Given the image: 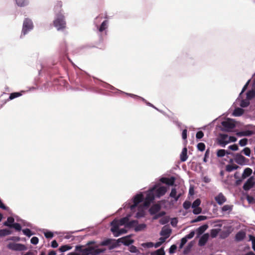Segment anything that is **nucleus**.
<instances>
[{
    "instance_id": "aec40b11",
    "label": "nucleus",
    "mask_w": 255,
    "mask_h": 255,
    "mask_svg": "<svg viewBox=\"0 0 255 255\" xmlns=\"http://www.w3.org/2000/svg\"><path fill=\"white\" fill-rule=\"evenodd\" d=\"M208 228L207 224H204L202 226H200L196 229V233L197 234V237H199Z\"/></svg>"
},
{
    "instance_id": "bf43d9fd",
    "label": "nucleus",
    "mask_w": 255,
    "mask_h": 255,
    "mask_svg": "<svg viewBox=\"0 0 255 255\" xmlns=\"http://www.w3.org/2000/svg\"><path fill=\"white\" fill-rule=\"evenodd\" d=\"M39 239L36 237H32L30 240V243L34 245H37L38 243Z\"/></svg>"
},
{
    "instance_id": "a878e982",
    "label": "nucleus",
    "mask_w": 255,
    "mask_h": 255,
    "mask_svg": "<svg viewBox=\"0 0 255 255\" xmlns=\"http://www.w3.org/2000/svg\"><path fill=\"white\" fill-rule=\"evenodd\" d=\"M252 172L253 171L251 168L249 167L245 168L242 175V179H245L250 176L252 174Z\"/></svg>"
},
{
    "instance_id": "7c9ffc66",
    "label": "nucleus",
    "mask_w": 255,
    "mask_h": 255,
    "mask_svg": "<svg viewBox=\"0 0 255 255\" xmlns=\"http://www.w3.org/2000/svg\"><path fill=\"white\" fill-rule=\"evenodd\" d=\"M150 255H165V253L163 248H161L155 251L152 252Z\"/></svg>"
},
{
    "instance_id": "09e8293b",
    "label": "nucleus",
    "mask_w": 255,
    "mask_h": 255,
    "mask_svg": "<svg viewBox=\"0 0 255 255\" xmlns=\"http://www.w3.org/2000/svg\"><path fill=\"white\" fill-rule=\"evenodd\" d=\"M116 90L118 91V92L119 93L125 94H126V95H127L128 96H130V97H131L132 98H137L140 99V98H139L140 97L138 96L137 95H134L133 94H130V93H126V92H123L122 91H121L120 90H118V89H116Z\"/></svg>"
},
{
    "instance_id": "2eb2a0df",
    "label": "nucleus",
    "mask_w": 255,
    "mask_h": 255,
    "mask_svg": "<svg viewBox=\"0 0 255 255\" xmlns=\"http://www.w3.org/2000/svg\"><path fill=\"white\" fill-rule=\"evenodd\" d=\"M175 181V178L173 176L171 177L170 178H166V177H162L160 179V181L165 183L168 185H173L174 184Z\"/></svg>"
},
{
    "instance_id": "4be33fe9",
    "label": "nucleus",
    "mask_w": 255,
    "mask_h": 255,
    "mask_svg": "<svg viewBox=\"0 0 255 255\" xmlns=\"http://www.w3.org/2000/svg\"><path fill=\"white\" fill-rule=\"evenodd\" d=\"M233 209V205H225L221 208L222 213H227L230 214Z\"/></svg>"
},
{
    "instance_id": "13d9d810",
    "label": "nucleus",
    "mask_w": 255,
    "mask_h": 255,
    "mask_svg": "<svg viewBox=\"0 0 255 255\" xmlns=\"http://www.w3.org/2000/svg\"><path fill=\"white\" fill-rule=\"evenodd\" d=\"M129 251L132 253H137L138 252V250L137 249L136 247L133 245H131L129 247Z\"/></svg>"
},
{
    "instance_id": "393cba45",
    "label": "nucleus",
    "mask_w": 255,
    "mask_h": 255,
    "mask_svg": "<svg viewBox=\"0 0 255 255\" xmlns=\"http://www.w3.org/2000/svg\"><path fill=\"white\" fill-rule=\"evenodd\" d=\"M14 222V219L12 217H8L7 220L3 222V225L4 226H6L9 228H11L13 223Z\"/></svg>"
},
{
    "instance_id": "f03ea898",
    "label": "nucleus",
    "mask_w": 255,
    "mask_h": 255,
    "mask_svg": "<svg viewBox=\"0 0 255 255\" xmlns=\"http://www.w3.org/2000/svg\"><path fill=\"white\" fill-rule=\"evenodd\" d=\"M75 251L80 253V255H98L106 251L105 249H99L97 247H88L84 248L83 246L77 245L75 247Z\"/></svg>"
},
{
    "instance_id": "9b49d317",
    "label": "nucleus",
    "mask_w": 255,
    "mask_h": 255,
    "mask_svg": "<svg viewBox=\"0 0 255 255\" xmlns=\"http://www.w3.org/2000/svg\"><path fill=\"white\" fill-rule=\"evenodd\" d=\"M111 225L112 226L111 231L112 233H113L114 235L117 234L118 233L119 226L121 225L119 223V221L118 220H114L111 223Z\"/></svg>"
},
{
    "instance_id": "49530a36",
    "label": "nucleus",
    "mask_w": 255,
    "mask_h": 255,
    "mask_svg": "<svg viewBox=\"0 0 255 255\" xmlns=\"http://www.w3.org/2000/svg\"><path fill=\"white\" fill-rule=\"evenodd\" d=\"M11 228H14L17 231H20L21 230V225L17 223H13Z\"/></svg>"
},
{
    "instance_id": "9d476101",
    "label": "nucleus",
    "mask_w": 255,
    "mask_h": 255,
    "mask_svg": "<svg viewBox=\"0 0 255 255\" xmlns=\"http://www.w3.org/2000/svg\"><path fill=\"white\" fill-rule=\"evenodd\" d=\"M254 185V177L253 176L250 177L244 184L243 189L248 191L253 187Z\"/></svg>"
},
{
    "instance_id": "ea45409f",
    "label": "nucleus",
    "mask_w": 255,
    "mask_h": 255,
    "mask_svg": "<svg viewBox=\"0 0 255 255\" xmlns=\"http://www.w3.org/2000/svg\"><path fill=\"white\" fill-rule=\"evenodd\" d=\"M21 95H22V94L19 92L12 93L10 94L8 100H12L14 99V98H17Z\"/></svg>"
},
{
    "instance_id": "5701e85b",
    "label": "nucleus",
    "mask_w": 255,
    "mask_h": 255,
    "mask_svg": "<svg viewBox=\"0 0 255 255\" xmlns=\"http://www.w3.org/2000/svg\"><path fill=\"white\" fill-rule=\"evenodd\" d=\"M146 225L144 223H142L138 224V223L136 224L134 227V231L136 232L142 231L144 230L146 228Z\"/></svg>"
},
{
    "instance_id": "f257e3e1",
    "label": "nucleus",
    "mask_w": 255,
    "mask_h": 255,
    "mask_svg": "<svg viewBox=\"0 0 255 255\" xmlns=\"http://www.w3.org/2000/svg\"><path fill=\"white\" fill-rule=\"evenodd\" d=\"M62 4L61 2H59L58 4L55 6V11H59V13L56 14L55 20L53 21L54 27H56L57 30H62L66 27V21L65 20L64 16L63 13L61 12V7Z\"/></svg>"
},
{
    "instance_id": "f3484780",
    "label": "nucleus",
    "mask_w": 255,
    "mask_h": 255,
    "mask_svg": "<svg viewBox=\"0 0 255 255\" xmlns=\"http://www.w3.org/2000/svg\"><path fill=\"white\" fill-rule=\"evenodd\" d=\"M166 192V187L164 186H161L156 190V196L158 198H160L161 196H163Z\"/></svg>"
},
{
    "instance_id": "338daca9",
    "label": "nucleus",
    "mask_w": 255,
    "mask_h": 255,
    "mask_svg": "<svg viewBox=\"0 0 255 255\" xmlns=\"http://www.w3.org/2000/svg\"><path fill=\"white\" fill-rule=\"evenodd\" d=\"M44 236L46 238H52L53 237V234L50 231H47L44 233Z\"/></svg>"
},
{
    "instance_id": "0eeeda50",
    "label": "nucleus",
    "mask_w": 255,
    "mask_h": 255,
    "mask_svg": "<svg viewBox=\"0 0 255 255\" xmlns=\"http://www.w3.org/2000/svg\"><path fill=\"white\" fill-rule=\"evenodd\" d=\"M7 248L14 251H24L27 250V247L24 245L20 243H10L8 244Z\"/></svg>"
},
{
    "instance_id": "de8ad7c7",
    "label": "nucleus",
    "mask_w": 255,
    "mask_h": 255,
    "mask_svg": "<svg viewBox=\"0 0 255 255\" xmlns=\"http://www.w3.org/2000/svg\"><path fill=\"white\" fill-rule=\"evenodd\" d=\"M169 218L164 217L159 220V223L161 225H165L169 222Z\"/></svg>"
},
{
    "instance_id": "4d7b16f0",
    "label": "nucleus",
    "mask_w": 255,
    "mask_h": 255,
    "mask_svg": "<svg viewBox=\"0 0 255 255\" xmlns=\"http://www.w3.org/2000/svg\"><path fill=\"white\" fill-rule=\"evenodd\" d=\"M183 207L185 210H188L191 207V203L188 201H185L183 204Z\"/></svg>"
},
{
    "instance_id": "1a4fd4ad",
    "label": "nucleus",
    "mask_w": 255,
    "mask_h": 255,
    "mask_svg": "<svg viewBox=\"0 0 255 255\" xmlns=\"http://www.w3.org/2000/svg\"><path fill=\"white\" fill-rule=\"evenodd\" d=\"M221 125L223 127L222 130L226 131H230L235 127V124L231 122L229 120L222 122Z\"/></svg>"
},
{
    "instance_id": "dca6fc26",
    "label": "nucleus",
    "mask_w": 255,
    "mask_h": 255,
    "mask_svg": "<svg viewBox=\"0 0 255 255\" xmlns=\"http://www.w3.org/2000/svg\"><path fill=\"white\" fill-rule=\"evenodd\" d=\"M209 238V235L208 233L203 234L200 238L198 242V245L200 247L204 246L207 242Z\"/></svg>"
},
{
    "instance_id": "6e6552de",
    "label": "nucleus",
    "mask_w": 255,
    "mask_h": 255,
    "mask_svg": "<svg viewBox=\"0 0 255 255\" xmlns=\"http://www.w3.org/2000/svg\"><path fill=\"white\" fill-rule=\"evenodd\" d=\"M234 160L236 163L241 165H248L249 161L248 158H246L240 153H237L235 155Z\"/></svg>"
},
{
    "instance_id": "603ef678",
    "label": "nucleus",
    "mask_w": 255,
    "mask_h": 255,
    "mask_svg": "<svg viewBox=\"0 0 255 255\" xmlns=\"http://www.w3.org/2000/svg\"><path fill=\"white\" fill-rule=\"evenodd\" d=\"M127 232V231L125 229H119L118 233H117V234H115V237H119L121 235L126 234Z\"/></svg>"
},
{
    "instance_id": "72a5a7b5",
    "label": "nucleus",
    "mask_w": 255,
    "mask_h": 255,
    "mask_svg": "<svg viewBox=\"0 0 255 255\" xmlns=\"http://www.w3.org/2000/svg\"><path fill=\"white\" fill-rule=\"evenodd\" d=\"M129 216H126L125 217H124L120 220H118L119 223L121 226L124 225L126 227V226L128 223V221H129Z\"/></svg>"
},
{
    "instance_id": "c85d7f7f",
    "label": "nucleus",
    "mask_w": 255,
    "mask_h": 255,
    "mask_svg": "<svg viewBox=\"0 0 255 255\" xmlns=\"http://www.w3.org/2000/svg\"><path fill=\"white\" fill-rule=\"evenodd\" d=\"M176 193V189L173 188L171 189V192L169 195L170 197L174 198L175 201H177L180 197V194L177 196Z\"/></svg>"
},
{
    "instance_id": "052dcab7",
    "label": "nucleus",
    "mask_w": 255,
    "mask_h": 255,
    "mask_svg": "<svg viewBox=\"0 0 255 255\" xmlns=\"http://www.w3.org/2000/svg\"><path fill=\"white\" fill-rule=\"evenodd\" d=\"M195 235V232L194 231H192L190 232V233L187 235H186L184 238H186L187 240L188 239H191L192 238H193L194 236Z\"/></svg>"
},
{
    "instance_id": "7ed1b4c3",
    "label": "nucleus",
    "mask_w": 255,
    "mask_h": 255,
    "mask_svg": "<svg viewBox=\"0 0 255 255\" xmlns=\"http://www.w3.org/2000/svg\"><path fill=\"white\" fill-rule=\"evenodd\" d=\"M34 27V25L32 20L29 18H24L20 35V38H22L25 35L31 31Z\"/></svg>"
},
{
    "instance_id": "79ce46f5",
    "label": "nucleus",
    "mask_w": 255,
    "mask_h": 255,
    "mask_svg": "<svg viewBox=\"0 0 255 255\" xmlns=\"http://www.w3.org/2000/svg\"><path fill=\"white\" fill-rule=\"evenodd\" d=\"M255 96V92L253 90H250L247 93V99L251 100Z\"/></svg>"
},
{
    "instance_id": "cd10ccee",
    "label": "nucleus",
    "mask_w": 255,
    "mask_h": 255,
    "mask_svg": "<svg viewBox=\"0 0 255 255\" xmlns=\"http://www.w3.org/2000/svg\"><path fill=\"white\" fill-rule=\"evenodd\" d=\"M226 154H233L230 151H226L225 149H219L217 152V156L220 157L224 156Z\"/></svg>"
},
{
    "instance_id": "39448f33",
    "label": "nucleus",
    "mask_w": 255,
    "mask_h": 255,
    "mask_svg": "<svg viewBox=\"0 0 255 255\" xmlns=\"http://www.w3.org/2000/svg\"><path fill=\"white\" fill-rule=\"evenodd\" d=\"M156 188V186L154 185L147 192L144 201L143 202L144 207H147L149 206L150 203L154 200L155 196L153 192Z\"/></svg>"
},
{
    "instance_id": "e433bc0d",
    "label": "nucleus",
    "mask_w": 255,
    "mask_h": 255,
    "mask_svg": "<svg viewBox=\"0 0 255 255\" xmlns=\"http://www.w3.org/2000/svg\"><path fill=\"white\" fill-rule=\"evenodd\" d=\"M207 219V217L206 216H203V215L198 216L196 218H195L194 220H192L191 221V223H194L198 222H200L201 221H204V220H206Z\"/></svg>"
},
{
    "instance_id": "c03bdc74",
    "label": "nucleus",
    "mask_w": 255,
    "mask_h": 255,
    "mask_svg": "<svg viewBox=\"0 0 255 255\" xmlns=\"http://www.w3.org/2000/svg\"><path fill=\"white\" fill-rule=\"evenodd\" d=\"M138 223V221L137 220H132L131 221H128V223L126 226L127 228H131L132 227H135L136 224Z\"/></svg>"
},
{
    "instance_id": "4c0bfd02",
    "label": "nucleus",
    "mask_w": 255,
    "mask_h": 255,
    "mask_svg": "<svg viewBox=\"0 0 255 255\" xmlns=\"http://www.w3.org/2000/svg\"><path fill=\"white\" fill-rule=\"evenodd\" d=\"M72 248V247L71 246L66 245L61 246L59 248V250L60 252L63 253L71 250Z\"/></svg>"
},
{
    "instance_id": "473e14b6",
    "label": "nucleus",
    "mask_w": 255,
    "mask_h": 255,
    "mask_svg": "<svg viewBox=\"0 0 255 255\" xmlns=\"http://www.w3.org/2000/svg\"><path fill=\"white\" fill-rule=\"evenodd\" d=\"M16 4L20 7H23L28 4L27 0H15Z\"/></svg>"
},
{
    "instance_id": "5fc2aeb1",
    "label": "nucleus",
    "mask_w": 255,
    "mask_h": 255,
    "mask_svg": "<svg viewBox=\"0 0 255 255\" xmlns=\"http://www.w3.org/2000/svg\"><path fill=\"white\" fill-rule=\"evenodd\" d=\"M21 224L23 227H29L31 228H32V224L27 222L25 220H23L21 222Z\"/></svg>"
},
{
    "instance_id": "b1692460",
    "label": "nucleus",
    "mask_w": 255,
    "mask_h": 255,
    "mask_svg": "<svg viewBox=\"0 0 255 255\" xmlns=\"http://www.w3.org/2000/svg\"><path fill=\"white\" fill-rule=\"evenodd\" d=\"M246 237V234L243 231H239L237 233L235 236V239L237 241L240 242L243 241Z\"/></svg>"
},
{
    "instance_id": "a18cd8bd",
    "label": "nucleus",
    "mask_w": 255,
    "mask_h": 255,
    "mask_svg": "<svg viewBox=\"0 0 255 255\" xmlns=\"http://www.w3.org/2000/svg\"><path fill=\"white\" fill-rule=\"evenodd\" d=\"M201 204V200L199 199H196L192 203L191 206L192 208L198 207Z\"/></svg>"
},
{
    "instance_id": "f704fd0d",
    "label": "nucleus",
    "mask_w": 255,
    "mask_h": 255,
    "mask_svg": "<svg viewBox=\"0 0 255 255\" xmlns=\"http://www.w3.org/2000/svg\"><path fill=\"white\" fill-rule=\"evenodd\" d=\"M239 167V166L236 164H229L226 166V170L229 172H231L234 170L237 169Z\"/></svg>"
},
{
    "instance_id": "a19ab883",
    "label": "nucleus",
    "mask_w": 255,
    "mask_h": 255,
    "mask_svg": "<svg viewBox=\"0 0 255 255\" xmlns=\"http://www.w3.org/2000/svg\"><path fill=\"white\" fill-rule=\"evenodd\" d=\"M22 232L24 235L28 237H30L31 236L34 235L33 233H32L31 230L29 229H25L22 230Z\"/></svg>"
},
{
    "instance_id": "864d4df0",
    "label": "nucleus",
    "mask_w": 255,
    "mask_h": 255,
    "mask_svg": "<svg viewBox=\"0 0 255 255\" xmlns=\"http://www.w3.org/2000/svg\"><path fill=\"white\" fill-rule=\"evenodd\" d=\"M248 143V139L244 138L239 141V144L241 146H245Z\"/></svg>"
},
{
    "instance_id": "6ab92c4d",
    "label": "nucleus",
    "mask_w": 255,
    "mask_h": 255,
    "mask_svg": "<svg viewBox=\"0 0 255 255\" xmlns=\"http://www.w3.org/2000/svg\"><path fill=\"white\" fill-rule=\"evenodd\" d=\"M161 209V206L159 204H155L152 206L149 209V212L151 215H153L158 213Z\"/></svg>"
},
{
    "instance_id": "58836bf2",
    "label": "nucleus",
    "mask_w": 255,
    "mask_h": 255,
    "mask_svg": "<svg viewBox=\"0 0 255 255\" xmlns=\"http://www.w3.org/2000/svg\"><path fill=\"white\" fill-rule=\"evenodd\" d=\"M166 213L165 211H161L159 213H157L155 214H154L152 219V220H155L158 219L160 217H163L165 215Z\"/></svg>"
},
{
    "instance_id": "6e6d98bb",
    "label": "nucleus",
    "mask_w": 255,
    "mask_h": 255,
    "mask_svg": "<svg viewBox=\"0 0 255 255\" xmlns=\"http://www.w3.org/2000/svg\"><path fill=\"white\" fill-rule=\"evenodd\" d=\"M177 246L175 245H172L169 249V253L170 254H174L175 252Z\"/></svg>"
},
{
    "instance_id": "8fccbe9b",
    "label": "nucleus",
    "mask_w": 255,
    "mask_h": 255,
    "mask_svg": "<svg viewBox=\"0 0 255 255\" xmlns=\"http://www.w3.org/2000/svg\"><path fill=\"white\" fill-rule=\"evenodd\" d=\"M242 152L244 153V154L247 156L250 157L251 154V150L249 147H245L244 148Z\"/></svg>"
},
{
    "instance_id": "4468645a",
    "label": "nucleus",
    "mask_w": 255,
    "mask_h": 255,
    "mask_svg": "<svg viewBox=\"0 0 255 255\" xmlns=\"http://www.w3.org/2000/svg\"><path fill=\"white\" fill-rule=\"evenodd\" d=\"M117 242L122 243L125 246H128L133 243V240L129 239L128 237H125L118 239Z\"/></svg>"
},
{
    "instance_id": "2f4dec72",
    "label": "nucleus",
    "mask_w": 255,
    "mask_h": 255,
    "mask_svg": "<svg viewBox=\"0 0 255 255\" xmlns=\"http://www.w3.org/2000/svg\"><path fill=\"white\" fill-rule=\"evenodd\" d=\"M244 113V110L240 108H236L233 113V115L235 117H239L242 116Z\"/></svg>"
},
{
    "instance_id": "ddd939ff",
    "label": "nucleus",
    "mask_w": 255,
    "mask_h": 255,
    "mask_svg": "<svg viewBox=\"0 0 255 255\" xmlns=\"http://www.w3.org/2000/svg\"><path fill=\"white\" fill-rule=\"evenodd\" d=\"M171 232L172 230L169 227L164 226L160 232V235L161 236L168 238L170 236Z\"/></svg>"
},
{
    "instance_id": "37998d69",
    "label": "nucleus",
    "mask_w": 255,
    "mask_h": 255,
    "mask_svg": "<svg viewBox=\"0 0 255 255\" xmlns=\"http://www.w3.org/2000/svg\"><path fill=\"white\" fill-rule=\"evenodd\" d=\"M250 104L249 100H242L240 103V106L242 108L247 107Z\"/></svg>"
},
{
    "instance_id": "680f3d73",
    "label": "nucleus",
    "mask_w": 255,
    "mask_h": 255,
    "mask_svg": "<svg viewBox=\"0 0 255 255\" xmlns=\"http://www.w3.org/2000/svg\"><path fill=\"white\" fill-rule=\"evenodd\" d=\"M201 212H202V209L199 207L194 208V209L193 210V213L195 215L199 214Z\"/></svg>"
},
{
    "instance_id": "69168bd1",
    "label": "nucleus",
    "mask_w": 255,
    "mask_h": 255,
    "mask_svg": "<svg viewBox=\"0 0 255 255\" xmlns=\"http://www.w3.org/2000/svg\"><path fill=\"white\" fill-rule=\"evenodd\" d=\"M111 243V239H106L101 243V246H108Z\"/></svg>"
},
{
    "instance_id": "c756f323",
    "label": "nucleus",
    "mask_w": 255,
    "mask_h": 255,
    "mask_svg": "<svg viewBox=\"0 0 255 255\" xmlns=\"http://www.w3.org/2000/svg\"><path fill=\"white\" fill-rule=\"evenodd\" d=\"M145 216V211H144L142 207H139L138 211L135 214V217L136 218H142Z\"/></svg>"
},
{
    "instance_id": "20e7f679",
    "label": "nucleus",
    "mask_w": 255,
    "mask_h": 255,
    "mask_svg": "<svg viewBox=\"0 0 255 255\" xmlns=\"http://www.w3.org/2000/svg\"><path fill=\"white\" fill-rule=\"evenodd\" d=\"M144 199V196L142 193L136 194L133 198V204L130 205L131 202L125 203L123 205L124 209L130 208L131 211H133L136 206L141 202Z\"/></svg>"
},
{
    "instance_id": "bb28decb",
    "label": "nucleus",
    "mask_w": 255,
    "mask_h": 255,
    "mask_svg": "<svg viewBox=\"0 0 255 255\" xmlns=\"http://www.w3.org/2000/svg\"><path fill=\"white\" fill-rule=\"evenodd\" d=\"M187 149L186 147L183 148L180 154V160L182 162L185 161L187 159Z\"/></svg>"
},
{
    "instance_id": "412c9836",
    "label": "nucleus",
    "mask_w": 255,
    "mask_h": 255,
    "mask_svg": "<svg viewBox=\"0 0 255 255\" xmlns=\"http://www.w3.org/2000/svg\"><path fill=\"white\" fill-rule=\"evenodd\" d=\"M253 134V132L250 130L241 131L237 132L236 134L239 137L249 136Z\"/></svg>"
},
{
    "instance_id": "3c124183",
    "label": "nucleus",
    "mask_w": 255,
    "mask_h": 255,
    "mask_svg": "<svg viewBox=\"0 0 255 255\" xmlns=\"http://www.w3.org/2000/svg\"><path fill=\"white\" fill-rule=\"evenodd\" d=\"M197 147L199 150L203 151L205 149V145L203 142H200L198 143Z\"/></svg>"
},
{
    "instance_id": "f8f14e48",
    "label": "nucleus",
    "mask_w": 255,
    "mask_h": 255,
    "mask_svg": "<svg viewBox=\"0 0 255 255\" xmlns=\"http://www.w3.org/2000/svg\"><path fill=\"white\" fill-rule=\"evenodd\" d=\"M215 200L219 205H223L227 200L226 198L222 193H220L215 196Z\"/></svg>"
},
{
    "instance_id": "a211bd4d",
    "label": "nucleus",
    "mask_w": 255,
    "mask_h": 255,
    "mask_svg": "<svg viewBox=\"0 0 255 255\" xmlns=\"http://www.w3.org/2000/svg\"><path fill=\"white\" fill-rule=\"evenodd\" d=\"M228 136L227 134H223L221 135L220 139L219 140V144L222 147H225V146L229 143L228 140H227Z\"/></svg>"
},
{
    "instance_id": "423d86ee",
    "label": "nucleus",
    "mask_w": 255,
    "mask_h": 255,
    "mask_svg": "<svg viewBox=\"0 0 255 255\" xmlns=\"http://www.w3.org/2000/svg\"><path fill=\"white\" fill-rule=\"evenodd\" d=\"M100 18V17L97 16L94 21V23L96 24V26L97 27V31L98 32L102 33L103 32H105V35L107 34V29L109 26V21L108 20H105L102 22L101 24L99 26L97 23V20Z\"/></svg>"
},
{
    "instance_id": "c9c22d12",
    "label": "nucleus",
    "mask_w": 255,
    "mask_h": 255,
    "mask_svg": "<svg viewBox=\"0 0 255 255\" xmlns=\"http://www.w3.org/2000/svg\"><path fill=\"white\" fill-rule=\"evenodd\" d=\"M11 234V232L9 229H3L0 230V237L7 236Z\"/></svg>"
},
{
    "instance_id": "774afa93",
    "label": "nucleus",
    "mask_w": 255,
    "mask_h": 255,
    "mask_svg": "<svg viewBox=\"0 0 255 255\" xmlns=\"http://www.w3.org/2000/svg\"><path fill=\"white\" fill-rule=\"evenodd\" d=\"M229 149L233 150V151H237L239 149V147L237 144H234L231 145H230L228 147Z\"/></svg>"
},
{
    "instance_id": "e2e57ef3",
    "label": "nucleus",
    "mask_w": 255,
    "mask_h": 255,
    "mask_svg": "<svg viewBox=\"0 0 255 255\" xmlns=\"http://www.w3.org/2000/svg\"><path fill=\"white\" fill-rule=\"evenodd\" d=\"M187 240L184 237L182 238L181 240V242L179 245V249H181L184 245L187 243Z\"/></svg>"
},
{
    "instance_id": "0e129e2a",
    "label": "nucleus",
    "mask_w": 255,
    "mask_h": 255,
    "mask_svg": "<svg viewBox=\"0 0 255 255\" xmlns=\"http://www.w3.org/2000/svg\"><path fill=\"white\" fill-rule=\"evenodd\" d=\"M209 154H210L209 149L206 150V151L205 153V154H204V158H203V161L204 162H207V158L209 157Z\"/></svg>"
}]
</instances>
